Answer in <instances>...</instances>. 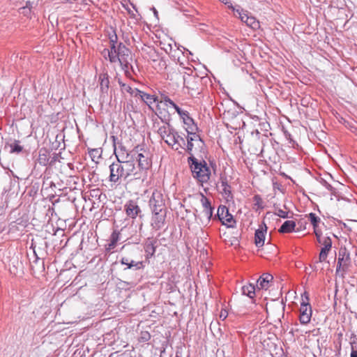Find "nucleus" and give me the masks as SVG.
Listing matches in <instances>:
<instances>
[{"instance_id": "c85d7f7f", "label": "nucleus", "mask_w": 357, "mask_h": 357, "mask_svg": "<svg viewBox=\"0 0 357 357\" xmlns=\"http://www.w3.org/2000/svg\"><path fill=\"white\" fill-rule=\"evenodd\" d=\"M242 293L243 295H246L250 298H253L255 296V286L251 284H248L242 287Z\"/></svg>"}, {"instance_id": "49530a36", "label": "nucleus", "mask_w": 357, "mask_h": 357, "mask_svg": "<svg viewBox=\"0 0 357 357\" xmlns=\"http://www.w3.org/2000/svg\"><path fill=\"white\" fill-rule=\"evenodd\" d=\"M99 153V151L98 149H92L91 151H90V155L91 157H95L97 154Z\"/></svg>"}, {"instance_id": "aec40b11", "label": "nucleus", "mask_w": 357, "mask_h": 357, "mask_svg": "<svg viewBox=\"0 0 357 357\" xmlns=\"http://www.w3.org/2000/svg\"><path fill=\"white\" fill-rule=\"evenodd\" d=\"M183 85L188 89L195 90L198 77L190 74H185L183 77Z\"/></svg>"}, {"instance_id": "473e14b6", "label": "nucleus", "mask_w": 357, "mask_h": 357, "mask_svg": "<svg viewBox=\"0 0 357 357\" xmlns=\"http://www.w3.org/2000/svg\"><path fill=\"white\" fill-rule=\"evenodd\" d=\"M245 23L251 28L254 29H257L259 27V22L257 21L255 17L252 16H248L246 17L245 20Z\"/></svg>"}, {"instance_id": "e433bc0d", "label": "nucleus", "mask_w": 357, "mask_h": 357, "mask_svg": "<svg viewBox=\"0 0 357 357\" xmlns=\"http://www.w3.org/2000/svg\"><path fill=\"white\" fill-rule=\"evenodd\" d=\"M200 202H201V203L202 204V206H203L204 209L212 208L210 201L203 194L201 195Z\"/></svg>"}, {"instance_id": "37998d69", "label": "nucleus", "mask_w": 357, "mask_h": 357, "mask_svg": "<svg viewBox=\"0 0 357 357\" xmlns=\"http://www.w3.org/2000/svg\"><path fill=\"white\" fill-rule=\"evenodd\" d=\"M123 264H126L128 266V268H131L133 265L134 261L132 260L129 261L128 259L123 258L121 260Z\"/></svg>"}, {"instance_id": "412c9836", "label": "nucleus", "mask_w": 357, "mask_h": 357, "mask_svg": "<svg viewBox=\"0 0 357 357\" xmlns=\"http://www.w3.org/2000/svg\"><path fill=\"white\" fill-rule=\"evenodd\" d=\"M221 188L222 191L221 193L224 198L227 201H231L233 199V195L231 193V188L228 184L226 178H222L221 180Z\"/></svg>"}, {"instance_id": "7c9ffc66", "label": "nucleus", "mask_w": 357, "mask_h": 357, "mask_svg": "<svg viewBox=\"0 0 357 357\" xmlns=\"http://www.w3.org/2000/svg\"><path fill=\"white\" fill-rule=\"evenodd\" d=\"M10 153H20L22 151L23 147L20 144V142L15 140L13 143L8 144Z\"/></svg>"}, {"instance_id": "b1692460", "label": "nucleus", "mask_w": 357, "mask_h": 357, "mask_svg": "<svg viewBox=\"0 0 357 357\" xmlns=\"http://www.w3.org/2000/svg\"><path fill=\"white\" fill-rule=\"evenodd\" d=\"M185 115H181L180 117L183 119V123L188 126L186 129H188L190 131H195L197 130V126L195 124L194 120L192 117L190 116L189 112L188 111H185Z\"/></svg>"}, {"instance_id": "4468645a", "label": "nucleus", "mask_w": 357, "mask_h": 357, "mask_svg": "<svg viewBox=\"0 0 357 357\" xmlns=\"http://www.w3.org/2000/svg\"><path fill=\"white\" fill-rule=\"evenodd\" d=\"M124 208L127 215L131 218H135L141 212L139 206L133 200L128 201Z\"/></svg>"}, {"instance_id": "6e6d98bb", "label": "nucleus", "mask_w": 357, "mask_h": 357, "mask_svg": "<svg viewBox=\"0 0 357 357\" xmlns=\"http://www.w3.org/2000/svg\"><path fill=\"white\" fill-rule=\"evenodd\" d=\"M286 136H289L290 137V134H286Z\"/></svg>"}, {"instance_id": "2f4dec72", "label": "nucleus", "mask_w": 357, "mask_h": 357, "mask_svg": "<svg viewBox=\"0 0 357 357\" xmlns=\"http://www.w3.org/2000/svg\"><path fill=\"white\" fill-rule=\"evenodd\" d=\"M199 258L202 261V268H210V266L213 265L211 261L208 259L207 252H202Z\"/></svg>"}, {"instance_id": "a878e982", "label": "nucleus", "mask_w": 357, "mask_h": 357, "mask_svg": "<svg viewBox=\"0 0 357 357\" xmlns=\"http://www.w3.org/2000/svg\"><path fill=\"white\" fill-rule=\"evenodd\" d=\"M296 222L293 220L285 221L279 229L280 233H291L294 231Z\"/></svg>"}, {"instance_id": "4d7b16f0", "label": "nucleus", "mask_w": 357, "mask_h": 357, "mask_svg": "<svg viewBox=\"0 0 357 357\" xmlns=\"http://www.w3.org/2000/svg\"><path fill=\"white\" fill-rule=\"evenodd\" d=\"M286 136H289L290 137V134H286Z\"/></svg>"}, {"instance_id": "ea45409f", "label": "nucleus", "mask_w": 357, "mask_h": 357, "mask_svg": "<svg viewBox=\"0 0 357 357\" xmlns=\"http://www.w3.org/2000/svg\"><path fill=\"white\" fill-rule=\"evenodd\" d=\"M202 213L206 218L208 221H210V220L213 215V208L204 209L202 211Z\"/></svg>"}, {"instance_id": "20e7f679", "label": "nucleus", "mask_w": 357, "mask_h": 357, "mask_svg": "<svg viewBox=\"0 0 357 357\" xmlns=\"http://www.w3.org/2000/svg\"><path fill=\"white\" fill-rule=\"evenodd\" d=\"M302 302L299 310V321L303 325L309 324L311 321L312 311L310 304L309 303L308 293L305 291L302 296Z\"/></svg>"}, {"instance_id": "2eb2a0df", "label": "nucleus", "mask_w": 357, "mask_h": 357, "mask_svg": "<svg viewBox=\"0 0 357 357\" xmlns=\"http://www.w3.org/2000/svg\"><path fill=\"white\" fill-rule=\"evenodd\" d=\"M266 230L267 227L264 224V225H260L259 228L255 231V243L257 247L261 248L264 245Z\"/></svg>"}, {"instance_id": "dca6fc26", "label": "nucleus", "mask_w": 357, "mask_h": 357, "mask_svg": "<svg viewBox=\"0 0 357 357\" xmlns=\"http://www.w3.org/2000/svg\"><path fill=\"white\" fill-rule=\"evenodd\" d=\"M307 217L308 218L309 220L310 221L311 224L313 226L314 228V232L315 234V236L317 237V241L319 243H321V231L318 228V225L321 222V219L314 213H309Z\"/></svg>"}, {"instance_id": "f3484780", "label": "nucleus", "mask_w": 357, "mask_h": 357, "mask_svg": "<svg viewBox=\"0 0 357 357\" xmlns=\"http://www.w3.org/2000/svg\"><path fill=\"white\" fill-rule=\"evenodd\" d=\"M114 154L116 160H132L134 156V153H131V151L130 153L128 152L126 147L121 144L117 149H114Z\"/></svg>"}, {"instance_id": "1a4fd4ad", "label": "nucleus", "mask_w": 357, "mask_h": 357, "mask_svg": "<svg viewBox=\"0 0 357 357\" xmlns=\"http://www.w3.org/2000/svg\"><path fill=\"white\" fill-rule=\"evenodd\" d=\"M218 215L222 223L229 227H233L236 223L233 216L229 213L228 209L225 206H220L218 208Z\"/></svg>"}, {"instance_id": "58836bf2", "label": "nucleus", "mask_w": 357, "mask_h": 357, "mask_svg": "<svg viewBox=\"0 0 357 357\" xmlns=\"http://www.w3.org/2000/svg\"><path fill=\"white\" fill-rule=\"evenodd\" d=\"M151 338V335L147 331H143L141 333V336L139 339V342H146Z\"/></svg>"}, {"instance_id": "ddd939ff", "label": "nucleus", "mask_w": 357, "mask_h": 357, "mask_svg": "<svg viewBox=\"0 0 357 357\" xmlns=\"http://www.w3.org/2000/svg\"><path fill=\"white\" fill-rule=\"evenodd\" d=\"M158 241L155 238H149L144 243V248L147 259L152 257L155 252L156 248L158 246Z\"/></svg>"}, {"instance_id": "39448f33", "label": "nucleus", "mask_w": 357, "mask_h": 357, "mask_svg": "<svg viewBox=\"0 0 357 357\" xmlns=\"http://www.w3.org/2000/svg\"><path fill=\"white\" fill-rule=\"evenodd\" d=\"M160 137L172 148H174L175 140H176L177 131L169 123L160 126L158 130Z\"/></svg>"}, {"instance_id": "7ed1b4c3", "label": "nucleus", "mask_w": 357, "mask_h": 357, "mask_svg": "<svg viewBox=\"0 0 357 357\" xmlns=\"http://www.w3.org/2000/svg\"><path fill=\"white\" fill-rule=\"evenodd\" d=\"M117 61L119 62L121 69L124 71L127 77H131L132 74L135 73V69L132 65L133 59L131 52L122 43L119 45V57Z\"/></svg>"}, {"instance_id": "f704fd0d", "label": "nucleus", "mask_w": 357, "mask_h": 357, "mask_svg": "<svg viewBox=\"0 0 357 357\" xmlns=\"http://www.w3.org/2000/svg\"><path fill=\"white\" fill-rule=\"evenodd\" d=\"M253 199L255 202V207H256V209H263L264 206L261 197L259 195H255Z\"/></svg>"}, {"instance_id": "a19ab883", "label": "nucleus", "mask_w": 357, "mask_h": 357, "mask_svg": "<svg viewBox=\"0 0 357 357\" xmlns=\"http://www.w3.org/2000/svg\"><path fill=\"white\" fill-rule=\"evenodd\" d=\"M169 102L170 103L171 107L175 109V111L178 113V114L179 116H181L182 114H183H183H184V115H185V110H183V109H181V108H180V107L176 105V104H175V103H171L170 102Z\"/></svg>"}, {"instance_id": "c03bdc74", "label": "nucleus", "mask_w": 357, "mask_h": 357, "mask_svg": "<svg viewBox=\"0 0 357 357\" xmlns=\"http://www.w3.org/2000/svg\"><path fill=\"white\" fill-rule=\"evenodd\" d=\"M228 316V312L226 310H222L220 313V318L225 320Z\"/></svg>"}, {"instance_id": "f03ea898", "label": "nucleus", "mask_w": 357, "mask_h": 357, "mask_svg": "<svg viewBox=\"0 0 357 357\" xmlns=\"http://www.w3.org/2000/svg\"><path fill=\"white\" fill-rule=\"evenodd\" d=\"M188 163L193 178L201 183H207L211 177V170L207 162L204 160H198L194 156L188 158Z\"/></svg>"}, {"instance_id": "6e6552de", "label": "nucleus", "mask_w": 357, "mask_h": 357, "mask_svg": "<svg viewBox=\"0 0 357 357\" xmlns=\"http://www.w3.org/2000/svg\"><path fill=\"white\" fill-rule=\"evenodd\" d=\"M99 86L100 90V98L102 100L108 96V91L109 87V75L107 73H102L98 77Z\"/></svg>"}, {"instance_id": "393cba45", "label": "nucleus", "mask_w": 357, "mask_h": 357, "mask_svg": "<svg viewBox=\"0 0 357 357\" xmlns=\"http://www.w3.org/2000/svg\"><path fill=\"white\" fill-rule=\"evenodd\" d=\"M174 103L167 96L162 95L160 98L158 100V104L157 105V109L159 111V114H162V109H165L163 107H172L170 103Z\"/></svg>"}, {"instance_id": "72a5a7b5", "label": "nucleus", "mask_w": 357, "mask_h": 357, "mask_svg": "<svg viewBox=\"0 0 357 357\" xmlns=\"http://www.w3.org/2000/svg\"><path fill=\"white\" fill-rule=\"evenodd\" d=\"M49 161L48 154L46 150H40L39 152L38 162L42 165H47Z\"/></svg>"}, {"instance_id": "79ce46f5", "label": "nucleus", "mask_w": 357, "mask_h": 357, "mask_svg": "<svg viewBox=\"0 0 357 357\" xmlns=\"http://www.w3.org/2000/svg\"><path fill=\"white\" fill-rule=\"evenodd\" d=\"M234 12V15L236 17L241 16L242 14H244V11L240 6H236L234 9L232 10Z\"/></svg>"}, {"instance_id": "3c124183", "label": "nucleus", "mask_w": 357, "mask_h": 357, "mask_svg": "<svg viewBox=\"0 0 357 357\" xmlns=\"http://www.w3.org/2000/svg\"><path fill=\"white\" fill-rule=\"evenodd\" d=\"M152 10H153V14H154V15L158 18V11H157V10H156L155 8H152Z\"/></svg>"}, {"instance_id": "9b49d317", "label": "nucleus", "mask_w": 357, "mask_h": 357, "mask_svg": "<svg viewBox=\"0 0 357 357\" xmlns=\"http://www.w3.org/2000/svg\"><path fill=\"white\" fill-rule=\"evenodd\" d=\"M153 212V218L151 225L155 229H160L163 227L165 225V217H166V211H152Z\"/></svg>"}, {"instance_id": "c9c22d12", "label": "nucleus", "mask_w": 357, "mask_h": 357, "mask_svg": "<svg viewBox=\"0 0 357 357\" xmlns=\"http://www.w3.org/2000/svg\"><path fill=\"white\" fill-rule=\"evenodd\" d=\"M274 214L275 215H278L282 218H289V212L284 211V210L281 209L280 208L275 206V211Z\"/></svg>"}, {"instance_id": "8fccbe9b", "label": "nucleus", "mask_w": 357, "mask_h": 357, "mask_svg": "<svg viewBox=\"0 0 357 357\" xmlns=\"http://www.w3.org/2000/svg\"><path fill=\"white\" fill-rule=\"evenodd\" d=\"M235 113H236V112H231V113L230 112V111H227V115H229V116H230V114H231V117H234V116H236V114H235Z\"/></svg>"}, {"instance_id": "a211bd4d", "label": "nucleus", "mask_w": 357, "mask_h": 357, "mask_svg": "<svg viewBox=\"0 0 357 357\" xmlns=\"http://www.w3.org/2000/svg\"><path fill=\"white\" fill-rule=\"evenodd\" d=\"M119 241L120 233L115 230L110 236L109 242L105 245L106 251L108 252H113Z\"/></svg>"}, {"instance_id": "423d86ee", "label": "nucleus", "mask_w": 357, "mask_h": 357, "mask_svg": "<svg viewBox=\"0 0 357 357\" xmlns=\"http://www.w3.org/2000/svg\"><path fill=\"white\" fill-rule=\"evenodd\" d=\"M149 206L152 211H166L163 195L160 191L154 190L149 199Z\"/></svg>"}, {"instance_id": "bb28decb", "label": "nucleus", "mask_w": 357, "mask_h": 357, "mask_svg": "<svg viewBox=\"0 0 357 357\" xmlns=\"http://www.w3.org/2000/svg\"><path fill=\"white\" fill-rule=\"evenodd\" d=\"M118 83L121 87V90L122 91H126L128 93H129L133 97H137V91L139 89H136V88H132L131 86H130L129 85L123 83L121 79H118Z\"/></svg>"}, {"instance_id": "5fc2aeb1", "label": "nucleus", "mask_w": 357, "mask_h": 357, "mask_svg": "<svg viewBox=\"0 0 357 357\" xmlns=\"http://www.w3.org/2000/svg\"><path fill=\"white\" fill-rule=\"evenodd\" d=\"M336 270H337V271H336V272H337V273H339V271H340L341 269L337 268Z\"/></svg>"}, {"instance_id": "f257e3e1", "label": "nucleus", "mask_w": 357, "mask_h": 357, "mask_svg": "<svg viewBox=\"0 0 357 357\" xmlns=\"http://www.w3.org/2000/svg\"><path fill=\"white\" fill-rule=\"evenodd\" d=\"M109 181L117 183L121 181L139 178L137 167L133 160H116L109 165Z\"/></svg>"}, {"instance_id": "de8ad7c7", "label": "nucleus", "mask_w": 357, "mask_h": 357, "mask_svg": "<svg viewBox=\"0 0 357 357\" xmlns=\"http://www.w3.org/2000/svg\"><path fill=\"white\" fill-rule=\"evenodd\" d=\"M350 357H357V349H354L352 347Z\"/></svg>"}, {"instance_id": "cd10ccee", "label": "nucleus", "mask_w": 357, "mask_h": 357, "mask_svg": "<svg viewBox=\"0 0 357 357\" xmlns=\"http://www.w3.org/2000/svg\"><path fill=\"white\" fill-rule=\"evenodd\" d=\"M107 54L111 63L116 62L119 57V46L116 47L114 44H112L110 50H107Z\"/></svg>"}, {"instance_id": "0eeeda50", "label": "nucleus", "mask_w": 357, "mask_h": 357, "mask_svg": "<svg viewBox=\"0 0 357 357\" xmlns=\"http://www.w3.org/2000/svg\"><path fill=\"white\" fill-rule=\"evenodd\" d=\"M131 153L137 154V160L138 161V169H147L151 165L150 160L149 159V154L146 151H143V149L139 146H135L132 151Z\"/></svg>"}, {"instance_id": "13d9d810", "label": "nucleus", "mask_w": 357, "mask_h": 357, "mask_svg": "<svg viewBox=\"0 0 357 357\" xmlns=\"http://www.w3.org/2000/svg\"><path fill=\"white\" fill-rule=\"evenodd\" d=\"M165 50L167 52H168V49L167 48H165Z\"/></svg>"}, {"instance_id": "09e8293b", "label": "nucleus", "mask_w": 357, "mask_h": 357, "mask_svg": "<svg viewBox=\"0 0 357 357\" xmlns=\"http://www.w3.org/2000/svg\"><path fill=\"white\" fill-rule=\"evenodd\" d=\"M226 6H227L228 8L231 9V10L234 9L235 6L232 5L230 1L228 0V3H225Z\"/></svg>"}, {"instance_id": "9d476101", "label": "nucleus", "mask_w": 357, "mask_h": 357, "mask_svg": "<svg viewBox=\"0 0 357 357\" xmlns=\"http://www.w3.org/2000/svg\"><path fill=\"white\" fill-rule=\"evenodd\" d=\"M351 265L350 255L346 248H340L337 255V268H347Z\"/></svg>"}, {"instance_id": "5701e85b", "label": "nucleus", "mask_w": 357, "mask_h": 357, "mask_svg": "<svg viewBox=\"0 0 357 357\" xmlns=\"http://www.w3.org/2000/svg\"><path fill=\"white\" fill-rule=\"evenodd\" d=\"M273 277L269 273H264L257 280V286L261 289H267L269 284L273 281Z\"/></svg>"}, {"instance_id": "a18cd8bd", "label": "nucleus", "mask_w": 357, "mask_h": 357, "mask_svg": "<svg viewBox=\"0 0 357 357\" xmlns=\"http://www.w3.org/2000/svg\"><path fill=\"white\" fill-rule=\"evenodd\" d=\"M248 17V11L245 10L244 14H242L241 16H239L238 17L241 19V20L243 22H245V20H246V17Z\"/></svg>"}, {"instance_id": "864d4df0", "label": "nucleus", "mask_w": 357, "mask_h": 357, "mask_svg": "<svg viewBox=\"0 0 357 357\" xmlns=\"http://www.w3.org/2000/svg\"><path fill=\"white\" fill-rule=\"evenodd\" d=\"M168 47H169V50H172V45H168Z\"/></svg>"}, {"instance_id": "4c0bfd02", "label": "nucleus", "mask_w": 357, "mask_h": 357, "mask_svg": "<svg viewBox=\"0 0 357 357\" xmlns=\"http://www.w3.org/2000/svg\"><path fill=\"white\" fill-rule=\"evenodd\" d=\"M194 139L199 140L197 142H195V146H196L198 148H199L200 149H202L204 146V142L202 139V138L199 137V135H197L195 132H194Z\"/></svg>"}, {"instance_id": "4be33fe9", "label": "nucleus", "mask_w": 357, "mask_h": 357, "mask_svg": "<svg viewBox=\"0 0 357 357\" xmlns=\"http://www.w3.org/2000/svg\"><path fill=\"white\" fill-rule=\"evenodd\" d=\"M186 131L188 135L187 137V144H185L184 150L187 151L190 156H193L192 150L195 147V142H197L198 140L194 139V131H190L188 129H186Z\"/></svg>"}, {"instance_id": "603ef678", "label": "nucleus", "mask_w": 357, "mask_h": 357, "mask_svg": "<svg viewBox=\"0 0 357 357\" xmlns=\"http://www.w3.org/2000/svg\"><path fill=\"white\" fill-rule=\"evenodd\" d=\"M219 1H221L222 3H223L224 4L228 3V0H219Z\"/></svg>"}, {"instance_id": "f8f14e48", "label": "nucleus", "mask_w": 357, "mask_h": 357, "mask_svg": "<svg viewBox=\"0 0 357 357\" xmlns=\"http://www.w3.org/2000/svg\"><path fill=\"white\" fill-rule=\"evenodd\" d=\"M320 244L323 245V247L321 249L319 259V261H324L326 259L328 254L332 248V240L330 237H321V243Z\"/></svg>"}, {"instance_id": "c756f323", "label": "nucleus", "mask_w": 357, "mask_h": 357, "mask_svg": "<svg viewBox=\"0 0 357 357\" xmlns=\"http://www.w3.org/2000/svg\"><path fill=\"white\" fill-rule=\"evenodd\" d=\"M177 136H178V138L176 137V140H175V143H174V146L172 149H174L175 151H178V152L181 153L179 149H185V139H183V137H182L181 135H179L178 132H177Z\"/></svg>"}, {"instance_id": "6ab92c4d", "label": "nucleus", "mask_w": 357, "mask_h": 357, "mask_svg": "<svg viewBox=\"0 0 357 357\" xmlns=\"http://www.w3.org/2000/svg\"><path fill=\"white\" fill-rule=\"evenodd\" d=\"M137 92V97L140 98V100L146 103L150 108H151V105L153 103L157 102V105L158 104L159 98L158 97H155L153 95L146 93L140 90H138Z\"/></svg>"}]
</instances>
